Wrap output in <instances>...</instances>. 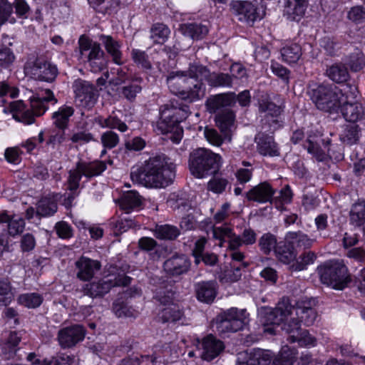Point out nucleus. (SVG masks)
Here are the masks:
<instances>
[{
    "label": "nucleus",
    "instance_id": "obj_1",
    "mask_svg": "<svg viewBox=\"0 0 365 365\" xmlns=\"http://www.w3.org/2000/svg\"><path fill=\"white\" fill-rule=\"evenodd\" d=\"M210 72L207 67L190 64L187 71L171 72L167 83L173 92L182 96V99H173L160 108V119L156 128L161 133H171L170 139L178 143L182 138L183 129L180 123L190 114L187 103L199 99L202 96L203 80L207 81Z\"/></svg>",
    "mask_w": 365,
    "mask_h": 365
},
{
    "label": "nucleus",
    "instance_id": "obj_2",
    "mask_svg": "<svg viewBox=\"0 0 365 365\" xmlns=\"http://www.w3.org/2000/svg\"><path fill=\"white\" fill-rule=\"evenodd\" d=\"M175 164L165 155L150 158L140 167L133 168L130 178L133 182L148 187H165L175 178Z\"/></svg>",
    "mask_w": 365,
    "mask_h": 365
},
{
    "label": "nucleus",
    "instance_id": "obj_3",
    "mask_svg": "<svg viewBox=\"0 0 365 365\" xmlns=\"http://www.w3.org/2000/svg\"><path fill=\"white\" fill-rule=\"evenodd\" d=\"M106 169V164L103 161L85 162L78 161L75 168L68 173V189L71 191L68 195H63L62 204L67 208L72 206L73 201L78 196L77 189L79 187L81 179L83 176L87 179L100 175Z\"/></svg>",
    "mask_w": 365,
    "mask_h": 365
},
{
    "label": "nucleus",
    "instance_id": "obj_4",
    "mask_svg": "<svg viewBox=\"0 0 365 365\" xmlns=\"http://www.w3.org/2000/svg\"><path fill=\"white\" fill-rule=\"evenodd\" d=\"M129 266L127 264L118 267L110 265L108 275L98 281L85 284L83 287L84 295L91 298H101L109 292L110 289L116 286H127L130 283L131 278L125 275Z\"/></svg>",
    "mask_w": 365,
    "mask_h": 365
},
{
    "label": "nucleus",
    "instance_id": "obj_5",
    "mask_svg": "<svg viewBox=\"0 0 365 365\" xmlns=\"http://www.w3.org/2000/svg\"><path fill=\"white\" fill-rule=\"evenodd\" d=\"M49 101H53V104H55L57 103V99L51 90L46 89L41 96L38 95L31 98L32 110H26L25 105L22 101L11 102L9 109L15 120L29 125L34 122V115L40 116L47 110L48 106L46 103Z\"/></svg>",
    "mask_w": 365,
    "mask_h": 365
},
{
    "label": "nucleus",
    "instance_id": "obj_6",
    "mask_svg": "<svg viewBox=\"0 0 365 365\" xmlns=\"http://www.w3.org/2000/svg\"><path fill=\"white\" fill-rule=\"evenodd\" d=\"M220 157L205 148L193 150L189 158L190 170L195 177L203 178L215 174L220 168Z\"/></svg>",
    "mask_w": 365,
    "mask_h": 365
},
{
    "label": "nucleus",
    "instance_id": "obj_7",
    "mask_svg": "<svg viewBox=\"0 0 365 365\" xmlns=\"http://www.w3.org/2000/svg\"><path fill=\"white\" fill-rule=\"evenodd\" d=\"M339 92L337 87L325 84L313 85L308 90V94L317 108L329 113L337 111L341 104L343 100L339 98Z\"/></svg>",
    "mask_w": 365,
    "mask_h": 365
},
{
    "label": "nucleus",
    "instance_id": "obj_8",
    "mask_svg": "<svg viewBox=\"0 0 365 365\" xmlns=\"http://www.w3.org/2000/svg\"><path fill=\"white\" fill-rule=\"evenodd\" d=\"M321 282L334 289L341 290L351 282L346 267L339 261H329L317 267Z\"/></svg>",
    "mask_w": 365,
    "mask_h": 365
},
{
    "label": "nucleus",
    "instance_id": "obj_9",
    "mask_svg": "<svg viewBox=\"0 0 365 365\" xmlns=\"http://www.w3.org/2000/svg\"><path fill=\"white\" fill-rule=\"evenodd\" d=\"M248 317L246 309H229L215 318L217 331L222 335L240 331L247 324Z\"/></svg>",
    "mask_w": 365,
    "mask_h": 365
},
{
    "label": "nucleus",
    "instance_id": "obj_10",
    "mask_svg": "<svg viewBox=\"0 0 365 365\" xmlns=\"http://www.w3.org/2000/svg\"><path fill=\"white\" fill-rule=\"evenodd\" d=\"M294 312L289 298H282L275 308L262 307L259 312V317L264 325H280L290 322ZM284 326H282L283 327Z\"/></svg>",
    "mask_w": 365,
    "mask_h": 365
},
{
    "label": "nucleus",
    "instance_id": "obj_11",
    "mask_svg": "<svg viewBox=\"0 0 365 365\" xmlns=\"http://www.w3.org/2000/svg\"><path fill=\"white\" fill-rule=\"evenodd\" d=\"M25 72L34 78L46 82H52L58 74L55 65L48 62L42 56H31L24 66Z\"/></svg>",
    "mask_w": 365,
    "mask_h": 365
},
{
    "label": "nucleus",
    "instance_id": "obj_12",
    "mask_svg": "<svg viewBox=\"0 0 365 365\" xmlns=\"http://www.w3.org/2000/svg\"><path fill=\"white\" fill-rule=\"evenodd\" d=\"M230 9L238 21L247 24H253L256 20L261 19L265 14L262 6L257 7L250 1H233L230 4Z\"/></svg>",
    "mask_w": 365,
    "mask_h": 365
},
{
    "label": "nucleus",
    "instance_id": "obj_13",
    "mask_svg": "<svg viewBox=\"0 0 365 365\" xmlns=\"http://www.w3.org/2000/svg\"><path fill=\"white\" fill-rule=\"evenodd\" d=\"M72 88L76 105L81 107H91L94 105L96 101V90L92 83L78 78L73 82Z\"/></svg>",
    "mask_w": 365,
    "mask_h": 365
},
{
    "label": "nucleus",
    "instance_id": "obj_14",
    "mask_svg": "<svg viewBox=\"0 0 365 365\" xmlns=\"http://www.w3.org/2000/svg\"><path fill=\"white\" fill-rule=\"evenodd\" d=\"M330 143L331 139L324 138L322 134L309 135L304 148L318 161H324L327 159V153L329 151Z\"/></svg>",
    "mask_w": 365,
    "mask_h": 365
},
{
    "label": "nucleus",
    "instance_id": "obj_15",
    "mask_svg": "<svg viewBox=\"0 0 365 365\" xmlns=\"http://www.w3.org/2000/svg\"><path fill=\"white\" fill-rule=\"evenodd\" d=\"M191 267V261L185 254L175 253L163 263L164 271L176 277L187 274Z\"/></svg>",
    "mask_w": 365,
    "mask_h": 365
},
{
    "label": "nucleus",
    "instance_id": "obj_16",
    "mask_svg": "<svg viewBox=\"0 0 365 365\" xmlns=\"http://www.w3.org/2000/svg\"><path fill=\"white\" fill-rule=\"evenodd\" d=\"M282 329L289 334L288 340L291 343L298 342L302 346L314 345L315 338L312 336L307 330L301 329L297 319L292 318L290 322L285 324Z\"/></svg>",
    "mask_w": 365,
    "mask_h": 365
},
{
    "label": "nucleus",
    "instance_id": "obj_17",
    "mask_svg": "<svg viewBox=\"0 0 365 365\" xmlns=\"http://www.w3.org/2000/svg\"><path fill=\"white\" fill-rule=\"evenodd\" d=\"M258 105L259 110L261 113H267L262 121L264 124H269V128L268 130L273 132L280 126L277 117L282 112L281 107L269 101L267 94H262L259 100Z\"/></svg>",
    "mask_w": 365,
    "mask_h": 365
},
{
    "label": "nucleus",
    "instance_id": "obj_18",
    "mask_svg": "<svg viewBox=\"0 0 365 365\" xmlns=\"http://www.w3.org/2000/svg\"><path fill=\"white\" fill-rule=\"evenodd\" d=\"M86 335V329L80 324L63 328L58 331V341L63 348H71L83 341Z\"/></svg>",
    "mask_w": 365,
    "mask_h": 365
},
{
    "label": "nucleus",
    "instance_id": "obj_19",
    "mask_svg": "<svg viewBox=\"0 0 365 365\" xmlns=\"http://www.w3.org/2000/svg\"><path fill=\"white\" fill-rule=\"evenodd\" d=\"M272 356L269 351L260 349L237 354L236 365H269Z\"/></svg>",
    "mask_w": 365,
    "mask_h": 365
},
{
    "label": "nucleus",
    "instance_id": "obj_20",
    "mask_svg": "<svg viewBox=\"0 0 365 365\" xmlns=\"http://www.w3.org/2000/svg\"><path fill=\"white\" fill-rule=\"evenodd\" d=\"M275 190L267 182H261L253 187L246 193V197L250 201H255L259 203L277 201V197H274Z\"/></svg>",
    "mask_w": 365,
    "mask_h": 365
},
{
    "label": "nucleus",
    "instance_id": "obj_21",
    "mask_svg": "<svg viewBox=\"0 0 365 365\" xmlns=\"http://www.w3.org/2000/svg\"><path fill=\"white\" fill-rule=\"evenodd\" d=\"M200 344L202 349L201 357L207 361L216 358L225 348L223 342L212 334L204 337Z\"/></svg>",
    "mask_w": 365,
    "mask_h": 365
},
{
    "label": "nucleus",
    "instance_id": "obj_22",
    "mask_svg": "<svg viewBox=\"0 0 365 365\" xmlns=\"http://www.w3.org/2000/svg\"><path fill=\"white\" fill-rule=\"evenodd\" d=\"M78 269L77 277L83 281H88L101 267V262L88 257H81L76 262Z\"/></svg>",
    "mask_w": 365,
    "mask_h": 365
},
{
    "label": "nucleus",
    "instance_id": "obj_23",
    "mask_svg": "<svg viewBox=\"0 0 365 365\" xmlns=\"http://www.w3.org/2000/svg\"><path fill=\"white\" fill-rule=\"evenodd\" d=\"M21 339V331H10L7 338L0 342V357L5 360L14 359Z\"/></svg>",
    "mask_w": 365,
    "mask_h": 365
},
{
    "label": "nucleus",
    "instance_id": "obj_24",
    "mask_svg": "<svg viewBox=\"0 0 365 365\" xmlns=\"http://www.w3.org/2000/svg\"><path fill=\"white\" fill-rule=\"evenodd\" d=\"M339 108L342 115L347 121L355 123L365 118V109L358 102L341 101Z\"/></svg>",
    "mask_w": 365,
    "mask_h": 365
},
{
    "label": "nucleus",
    "instance_id": "obj_25",
    "mask_svg": "<svg viewBox=\"0 0 365 365\" xmlns=\"http://www.w3.org/2000/svg\"><path fill=\"white\" fill-rule=\"evenodd\" d=\"M235 102L233 93H220L209 97L205 106L210 113H215L230 106Z\"/></svg>",
    "mask_w": 365,
    "mask_h": 365
},
{
    "label": "nucleus",
    "instance_id": "obj_26",
    "mask_svg": "<svg viewBox=\"0 0 365 365\" xmlns=\"http://www.w3.org/2000/svg\"><path fill=\"white\" fill-rule=\"evenodd\" d=\"M197 299L205 303H211L217 294V283L215 281H203L195 284Z\"/></svg>",
    "mask_w": 365,
    "mask_h": 365
},
{
    "label": "nucleus",
    "instance_id": "obj_27",
    "mask_svg": "<svg viewBox=\"0 0 365 365\" xmlns=\"http://www.w3.org/2000/svg\"><path fill=\"white\" fill-rule=\"evenodd\" d=\"M13 39V37L5 34L1 36L0 43V66L4 68L10 67L16 59V56L10 48L14 44Z\"/></svg>",
    "mask_w": 365,
    "mask_h": 365
},
{
    "label": "nucleus",
    "instance_id": "obj_28",
    "mask_svg": "<svg viewBox=\"0 0 365 365\" xmlns=\"http://www.w3.org/2000/svg\"><path fill=\"white\" fill-rule=\"evenodd\" d=\"M235 115L230 109H225L215 117L217 127L220 128L224 138L228 141L231 140L232 128L234 127Z\"/></svg>",
    "mask_w": 365,
    "mask_h": 365
},
{
    "label": "nucleus",
    "instance_id": "obj_29",
    "mask_svg": "<svg viewBox=\"0 0 365 365\" xmlns=\"http://www.w3.org/2000/svg\"><path fill=\"white\" fill-rule=\"evenodd\" d=\"M257 150L263 155L278 156L279 155L277 143L274 138L265 133H259L255 138Z\"/></svg>",
    "mask_w": 365,
    "mask_h": 365
},
{
    "label": "nucleus",
    "instance_id": "obj_30",
    "mask_svg": "<svg viewBox=\"0 0 365 365\" xmlns=\"http://www.w3.org/2000/svg\"><path fill=\"white\" fill-rule=\"evenodd\" d=\"M100 41L103 44L107 53L112 57L113 61L118 65L123 64L122 52L120 43L110 36L101 35Z\"/></svg>",
    "mask_w": 365,
    "mask_h": 365
},
{
    "label": "nucleus",
    "instance_id": "obj_31",
    "mask_svg": "<svg viewBox=\"0 0 365 365\" xmlns=\"http://www.w3.org/2000/svg\"><path fill=\"white\" fill-rule=\"evenodd\" d=\"M360 138V128L355 123L346 124L342 127L339 134L341 143L346 145H352L359 143Z\"/></svg>",
    "mask_w": 365,
    "mask_h": 365
},
{
    "label": "nucleus",
    "instance_id": "obj_32",
    "mask_svg": "<svg viewBox=\"0 0 365 365\" xmlns=\"http://www.w3.org/2000/svg\"><path fill=\"white\" fill-rule=\"evenodd\" d=\"M74 109L71 106H63L52 115L53 125L58 129L65 130L68 125L69 119L73 115Z\"/></svg>",
    "mask_w": 365,
    "mask_h": 365
},
{
    "label": "nucleus",
    "instance_id": "obj_33",
    "mask_svg": "<svg viewBox=\"0 0 365 365\" xmlns=\"http://www.w3.org/2000/svg\"><path fill=\"white\" fill-rule=\"evenodd\" d=\"M180 31L184 36L190 37L193 40H198L207 34L208 28L202 24L191 23L181 25Z\"/></svg>",
    "mask_w": 365,
    "mask_h": 365
},
{
    "label": "nucleus",
    "instance_id": "obj_34",
    "mask_svg": "<svg viewBox=\"0 0 365 365\" xmlns=\"http://www.w3.org/2000/svg\"><path fill=\"white\" fill-rule=\"evenodd\" d=\"M120 207L129 213L134 208L141 205V196L134 190L125 192L120 199L118 200Z\"/></svg>",
    "mask_w": 365,
    "mask_h": 365
},
{
    "label": "nucleus",
    "instance_id": "obj_35",
    "mask_svg": "<svg viewBox=\"0 0 365 365\" xmlns=\"http://www.w3.org/2000/svg\"><path fill=\"white\" fill-rule=\"evenodd\" d=\"M326 74L336 83H345L350 78L347 68L342 63H335L329 66L326 70Z\"/></svg>",
    "mask_w": 365,
    "mask_h": 365
},
{
    "label": "nucleus",
    "instance_id": "obj_36",
    "mask_svg": "<svg viewBox=\"0 0 365 365\" xmlns=\"http://www.w3.org/2000/svg\"><path fill=\"white\" fill-rule=\"evenodd\" d=\"M274 253L279 260L284 264H289L297 257L293 245L288 241L278 243Z\"/></svg>",
    "mask_w": 365,
    "mask_h": 365
},
{
    "label": "nucleus",
    "instance_id": "obj_37",
    "mask_svg": "<svg viewBox=\"0 0 365 365\" xmlns=\"http://www.w3.org/2000/svg\"><path fill=\"white\" fill-rule=\"evenodd\" d=\"M183 316L182 312L176 304L168 306L159 312L157 320L163 324L175 322L181 319Z\"/></svg>",
    "mask_w": 365,
    "mask_h": 365
},
{
    "label": "nucleus",
    "instance_id": "obj_38",
    "mask_svg": "<svg viewBox=\"0 0 365 365\" xmlns=\"http://www.w3.org/2000/svg\"><path fill=\"white\" fill-rule=\"evenodd\" d=\"M104 52L100 44L94 42L93 48L86 56L94 71H101L104 66Z\"/></svg>",
    "mask_w": 365,
    "mask_h": 365
},
{
    "label": "nucleus",
    "instance_id": "obj_39",
    "mask_svg": "<svg viewBox=\"0 0 365 365\" xmlns=\"http://www.w3.org/2000/svg\"><path fill=\"white\" fill-rule=\"evenodd\" d=\"M294 311L296 312L299 324L303 322L306 326H311L317 319V314L314 309L309 307L297 305L294 306Z\"/></svg>",
    "mask_w": 365,
    "mask_h": 365
},
{
    "label": "nucleus",
    "instance_id": "obj_40",
    "mask_svg": "<svg viewBox=\"0 0 365 365\" xmlns=\"http://www.w3.org/2000/svg\"><path fill=\"white\" fill-rule=\"evenodd\" d=\"M285 239L290 242L293 247L295 245L304 250L309 248L313 243V240L301 231L289 232L286 235Z\"/></svg>",
    "mask_w": 365,
    "mask_h": 365
},
{
    "label": "nucleus",
    "instance_id": "obj_41",
    "mask_svg": "<svg viewBox=\"0 0 365 365\" xmlns=\"http://www.w3.org/2000/svg\"><path fill=\"white\" fill-rule=\"evenodd\" d=\"M345 62L352 72H358L365 66V56L361 50L356 48L346 57Z\"/></svg>",
    "mask_w": 365,
    "mask_h": 365
},
{
    "label": "nucleus",
    "instance_id": "obj_42",
    "mask_svg": "<svg viewBox=\"0 0 365 365\" xmlns=\"http://www.w3.org/2000/svg\"><path fill=\"white\" fill-rule=\"evenodd\" d=\"M97 123L102 128L110 129H118L120 132H125L128 130L127 125L120 120L117 116L110 115L107 118L99 116Z\"/></svg>",
    "mask_w": 365,
    "mask_h": 365
},
{
    "label": "nucleus",
    "instance_id": "obj_43",
    "mask_svg": "<svg viewBox=\"0 0 365 365\" xmlns=\"http://www.w3.org/2000/svg\"><path fill=\"white\" fill-rule=\"evenodd\" d=\"M295 359V351L288 346H284L272 360V365H292Z\"/></svg>",
    "mask_w": 365,
    "mask_h": 365
},
{
    "label": "nucleus",
    "instance_id": "obj_44",
    "mask_svg": "<svg viewBox=\"0 0 365 365\" xmlns=\"http://www.w3.org/2000/svg\"><path fill=\"white\" fill-rule=\"evenodd\" d=\"M170 31L163 24H155L150 29V38L155 43L163 44L168 38Z\"/></svg>",
    "mask_w": 365,
    "mask_h": 365
},
{
    "label": "nucleus",
    "instance_id": "obj_45",
    "mask_svg": "<svg viewBox=\"0 0 365 365\" xmlns=\"http://www.w3.org/2000/svg\"><path fill=\"white\" fill-rule=\"evenodd\" d=\"M317 259L315 252L306 250L303 252L297 258L296 262L292 265L291 268L294 271H302L306 269L307 266L312 264Z\"/></svg>",
    "mask_w": 365,
    "mask_h": 365
},
{
    "label": "nucleus",
    "instance_id": "obj_46",
    "mask_svg": "<svg viewBox=\"0 0 365 365\" xmlns=\"http://www.w3.org/2000/svg\"><path fill=\"white\" fill-rule=\"evenodd\" d=\"M281 55L284 61L287 63H297L302 56V49L298 44L287 46L281 49Z\"/></svg>",
    "mask_w": 365,
    "mask_h": 365
},
{
    "label": "nucleus",
    "instance_id": "obj_47",
    "mask_svg": "<svg viewBox=\"0 0 365 365\" xmlns=\"http://www.w3.org/2000/svg\"><path fill=\"white\" fill-rule=\"evenodd\" d=\"M56 211L57 204L51 198H42L37 203L36 215L40 217H48L52 215Z\"/></svg>",
    "mask_w": 365,
    "mask_h": 365
},
{
    "label": "nucleus",
    "instance_id": "obj_48",
    "mask_svg": "<svg viewBox=\"0 0 365 365\" xmlns=\"http://www.w3.org/2000/svg\"><path fill=\"white\" fill-rule=\"evenodd\" d=\"M25 220L17 215H12L7 223V233L10 237H15L20 235L25 229Z\"/></svg>",
    "mask_w": 365,
    "mask_h": 365
},
{
    "label": "nucleus",
    "instance_id": "obj_49",
    "mask_svg": "<svg viewBox=\"0 0 365 365\" xmlns=\"http://www.w3.org/2000/svg\"><path fill=\"white\" fill-rule=\"evenodd\" d=\"M207 82L213 87H231L232 83V77L228 73H210Z\"/></svg>",
    "mask_w": 365,
    "mask_h": 365
},
{
    "label": "nucleus",
    "instance_id": "obj_50",
    "mask_svg": "<svg viewBox=\"0 0 365 365\" xmlns=\"http://www.w3.org/2000/svg\"><path fill=\"white\" fill-rule=\"evenodd\" d=\"M179 234V230L176 227L169 225L157 226L155 230V236L161 240H174Z\"/></svg>",
    "mask_w": 365,
    "mask_h": 365
},
{
    "label": "nucleus",
    "instance_id": "obj_51",
    "mask_svg": "<svg viewBox=\"0 0 365 365\" xmlns=\"http://www.w3.org/2000/svg\"><path fill=\"white\" fill-rule=\"evenodd\" d=\"M277 245L276 237L271 233L264 234L259 240V246L264 255H269L272 251L275 252Z\"/></svg>",
    "mask_w": 365,
    "mask_h": 365
},
{
    "label": "nucleus",
    "instance_id": "obj_52",
    "mask_svg": "<svg viewBox=\"0 0 365 365\" xmlns=\"http://www.w3.org/2000/svg\"><path fill=\"white\" fill-rule=\"evenodd\" d=\"M14 298V294L9 281L0 279V307L6 306Z\"/></svg>",
    "mask_w": 365,
    "mask_h": 365
},
{
    "label": "nucleus",
    "instance_id": "obj_53",
    "mask_svg": "<svg viewBox=\"0 0 365 365\" xmlns=\"http://www.w3.org/2000/svg\"><path fill=\"white\" fill-rule=\"evenodd\" d=\"M350 221L352 225L360 227L365 225V207L354 205L350 212Z\"/></svg>",
    "mask_w": 365,
    "mask_h": 365
},
{
    "label": "nucleus",
    "instance_id": "obj_54",
    "mask_svg": "<svg viewBox=\"0 0 365 365\" xmlns=\"http://www.w3.org/2000/svg\"><path fill=\"white\" fill-rule=\"evenodd\" d=\"M42 297L37 293H29L21 294L19 297V302L21 304L29 308H36L42 303Z\"/></svg>",
    "mask_w": 365,
    "mask_h": 365
},
{
    "label": "nucleus",
    "instance_id": "obj_55",
    "mask_svg": "<svg viewBox=\"0 0 365 365\" xmlns=\"http://www.w3.org/2000/svg\"><path fill=\"white\" fill-rule=\"evenodd\" d=\"M175 292L170 287H160L157 289L155 298L160 304L164 305H172L174 299Z\"/></svg>",
    "mask_w": 365,
    "mask_h": 365
},
{
    "label": "nucleus",
    "instance_id": "obj_56",
    "mask_svg": "<svg viewBox=\"0 0 365 365\" xmlns=\"http://www.w3.org/2000/svg\"><path fill=\"white\" fill-rule=\"evenodd\" d=\"M142 88L140 84L132 81L129 85L123 86L120 88V93L123 97L129 101H133L138 93L141 92Z\"/></svg>",
    "mask_w": 365,
    "mask_h": 365
},
{
    "label": "nucleus",
    "instance_id": "obj_57",
    "mask_svg": "<svg viewBox=\"0 0 365 365\" xmlns=\"http://www.w3.org/2000/svg\"><path fill=\"white\" fill-rule=\"evenodd\" d=\"M89 4L98 12L105 14L108 10L118 5V1L112 0H88Z\"/></svg>",
    "mask_w": 365,
    "mask_h": 365
},
{
    "label": "nucleus",
    "instance_id": "obj_58",
    "mask_svg": "<svg viewBox=\"0 0 365 365\" xmlns=\"http://www.w3.org/2000/svg\"><path fill=\"white\" fill-rule=\"evenodd\" d=\"M131 56L133 61L138 64V66L144 69H150L152 68L151 63L148 60V56L145 51L139 49H133Z\"/></svg>",
    "mask_w": 365,
    "mask_h": 365
},
{
    "label": "nucleus",
    "instance_id": "obj_59",
    "mask_svg": "<svg viewBox=\"0 0 365 365\" xmlns=\"http://www.w3.org/2000/svg\"><path fill=\"white\" fill-rule=\"evenodd\" d=\"M228 185V180L226 178L214 176L207 184V189L215 193H222L225 191Z\"/></svg>",
    "mask_w": 365,
    "mask_h": 365
},
{
    "label": "nucleus",
    "instance_id": "obj_60",
    "mask_svg": "<svg viewBox=\"0 0 365 365\" xmlns=\"http://www.w3.org/2000/svg\"><path fill=\"white\" fill-rule=\"evenodd\" d=\"M347 19L355 24L365 21V7L362 5L353 6L347 13Z\"/></svg>",
    "mask_w": 365,
    "mask_h": 365
},
{
    "label": "nucleus",
    "instance_id": "obj_61",
    "mask_svg": "<svg viewBox=\"0 0 365 365\" xmlns=\"http://www.w3.org/2000/svg\"><path fill=\"white\" fill-rule=\"evenodd\" d=\"M339 96L343 101L352 102L358 96L357 87L354 85L346 84L341 89H339Z\"/></svg>",
    "mask_w": 365,
    "mask_h": 365
},
{
    "label": "nucleus",
    "instance_id": "obj_62",
    "mask_svg": "<svg viewBox=\"0 0 365 365\" xmlns=\"http://www.w3.org/2000/svg\"><path fill=\"white\" fill-rule=\"evenodd\" d=\"M204 134L207 140L214 145L219 146L224 140H227V139L224 138V135L222 133V135H220L214 128L206 127Z\"/></svg>",
    "mask_w": 365,
    "mask_h": 365
},
{
    "label": "nucleus",
    "instance_id": "obj_63",
    "mask_svg": "<svg viewBox=\"0 0 365 365\" xmlns=\"http://www.w3.org/2000/svg\"><path fill=\"white\" fill-rule=\"evenodd\" d=\"M115 235H120L135 226V222L129 218L121 219L110 223Z\"/></svg>",
    "mask_w": 365,
    "mask_h": 365
},
{
    "label": "nucleus",
    "instance_id": "obj_64",
    "mask_svg": "<svg viewBox=\"0 0 365 365\" xmlns=\"http://www.w3.org/2000/svg\"><path fill=\"white\" fill-rule=\"evenodd\" d=\"M101 143L105 148L111 149L115 148L119 143V137L113 131L103 133L101 138Z\"/></svg>",
    "mask_w": 365,
    "mask_h": 365
}]
</instances>
